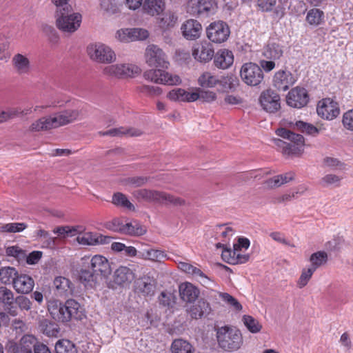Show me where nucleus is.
Instances as JSON below:
<instances>
[{
	"label": "nucleus",
	"mask_w": 353,
	"mask_h": 353,
	"mask_svg": "<svg viewBox=\"0 0 353 353\" xmlns=\"http://www.w3.org/2000/svg\"><path fill=\"white\" fill-rule=\"evenodd\" d=\"M28 225L25 223H9L0 226L1 232L17 233L23 231Z\"/></svg>",
	"instance_id": "obj_49"
},
{
	"label": "nucleus",
	"mask_w": 353,
	"mask_h": 353,
	"mask_svg": "<svg viewBox=\"0 0 353 353\" xmlns=\"http://www.w3.org/2000/svg\"><path fill=\"white\" fill-rule=\"evenodd\" d=\"M171 350L172 353H194V349L188 341L178 339L173 341Z\"/></svg>",
	"instance_id": "obj_37"
},
{
	"label": "nucleus",
	"mask_w": 353,
	"mask_h": 353,
	"mask_svg": "<svg viewBox=\"0 0 353 353\" xmlns=\"http://www.w3.org/2000/svg\"><path fill=\"white\" fill-rule=\"evenodd\" d=\"M230 33L229 26L222 21L211 23L206 29L208 38L216 43L225 41L228 39Z\"/></svg>",
	"instance_id": "obj_12"
},
{
	"label": "nucleus",
	"mask_w": 353,
	"mask_h": 353,
	"mask_svg": "<svg viewBox=\"0 0 353 353\" xmlns=\"http://www.w3.org/2000/svg\"><path fill=\"white\" fill-rule=\"evenodd\" d=\"M259 101L263 110L268 112L273 113L280 108V97L273 90L263 91L260 96Z\"/></svg>",
	"instance_id": "obj_19"
},
{
	"label": "nucleus",
	"mask_w": 353,
	"mask_h": 353,
	"mask_svg": "<svg viewBox=\"0 0 353 353\" xmlns=\"http://www.w3.org/2000/svg\"><path fill=\"white\" fill-rule=\"evenodd\" d=\"M314 272L315 270H314V268H311L310 267L307 269H303L297 281L298 287L299 288H303L305 287L307 284Z\"/></svg>",
	"instance_id": "obj_57"
},
{
	"label": "nucleus",
	"mask_w": 353,
	"mask_h": 353,
	"mask_svg": "<svg viewBox=\"0 0 353 353\" xmlns=\"http://www.w3.org/2000/svg\"><path fill=\"white\" fill-rule=\"evenodd\" d=\"M242 321L246 328L252 333H258L261 330V324L252 316L244 315Z\"/></svg>",
	"instance_id": "obj_45"
},
{
	"label": "nucleus",
	"mask_w": 353,
	"mask_h": 353,
	"mask_svg": "<svg viewBox=\"0 0 353 353\" xmlns=\"http://www.w3.org/2000/svg\"><path fill=\"white\" fill-rule=\"evenodd\" d=\"M342 123L345 129L353 131V109L343 114Z\"/></svg>",
	"instance_id": "obj_64"
},
{
	"label": "nucleus",
	"mask_w": 353,
	"mask_h": 353,
	"mask_svg": "<svg viewBox=\"0 0 353 353\" xmlns=\"http://www.w3.org/2000/svg\"><path fill=\"white\" fill-rule=\"evenodd\" d=\"M76 345L70 340L60 339L55 344L56 353H77Z\"/></svg>",
	"instance_id": "obj_41"
},
{
	"label": "nucleus",
	"mask_w": 353,
	"mask_h": 353,
	"mask_svg": "<svg viewBox=\"0 0 353 353\" xmlns=\"http://www.w3.org/2000/svg\"><path fill=\"white\" fill-rule=\"evenodd\" d=\"M6 253L7 256H13L18 260L23 259L26 256L25 251L16 245L8 247L6 250Z\"/></svg>",
	"instance_id": "obj_58"
},
{
	"label": "nucleus",
	"mask_w": 353,
	"mask_h": 353,
	"mask_svg": "<svg viewBox=\"0 0 353 353\" xmlns=\"http://www.w3.org/2000/svg\"><path fill=\"white\" fill-rule=\"evenodd\" d=\"M149 178L147 176H133L126 179V183L132 187L137 188L144 185L148 183Z\"/></svg>",
	"instance_id": "obj_63"
},
{
	"label": "nucleus",
	"mask_w": 353,
	"mask_h": 353,
	"mask_svg": "<svg viewBox=\"0 0 353 353\" xmlns=\"http://www.w3.org/2000/svg\"><path fill=\"white\" fill-rule=\"evenodd\" d=\"M183 36L188 40L199 38L202 31L201 24L195 19H188L181 26Z\"/></svg>",
	"instance_id": "obj_21"
},
{
	"label": "nucleus",
	"mask_w": 353,
	"mask_h": 353,
	"mask_svg": "<svg viewBox=\"0 0 353 353\" xmlns=\"http://www.w3.org/2000/svg\"><path fill=\"white\" fill-rule=\"evenodd\" d=\"M211 307L210 303L205 300L199 299L195 304L191 305L188 310L192 319H199L210 314Z\"/></svg>",
	"instance_id": "obj_27"
},
{
	"label": "nucleus",
	"mask_w": 353,
	"mask_h": 353,
	"mask_svg": "<svg viewBox=\"0 0 353 353\" xmlns=\"http://www.w3.org/2000/svg\"><path fill=\"white\" fill-rule=\"evenodd\" d=\"M309 101L307 91L304 88L296 87L288 94L287 103L293 108H301L306 105Z\"/></svg>",
	"instance_id": "obj_18"
},
{
	"label": "nucleus",
	"mask_w": 353,
	"mask_h": 353,
	"mask_svg": "<svg viewBox=\"0 0 353 353\" xmlns=\"http://www.w3.org/2000/svg\"><path fill=\"white\" fill-rule=\"evenodd\" d=\"M216 3L215 0H198L197 10L200 14L208 15L215 12Z\"/></svg>",
	"instance_id": "obj_40"
},
{
	"label": "nucleus",
	"mask_w": 353,
	"mask_h": 353,
	"mask_svg": "<svg viewBox=\"0 0 353 353\" xmlns=\"http://www.w3.org/2000/svg\"><path fill=\"white\" fill-rule=\"evenodd\" d=\"M216 339L219 346L225 352L237 351L243 344L241 331L236 327L227 325L216 330Z\"/></svg>",
	"instance_id": "obj_3"
},
{
	"label": "nucleus",
	"mask_w": 353,
	"mask_h": 353,
	"mask_svg": "<svg viewBox=\"0 0 353 353\" xmlns=\"http://www.w3.org/2000/svg\"><path fill=\"white\" fill-rule=\"evenodd\" d=\"M34 285L33 279L25 274H18L13 283L12 288L19 294H28Z\"/></svg>",
	"instance_id": "obj_24"
},
{
	"label": "nucleus",
	"mask_w": 353,
	"mask_h": 353,
	"mask_svg": "<svg viewBox=\"0 0 353 353\" xmlns=\"http://www.w3.org/2000/svg\"><path fill=\"white\" fill-rule=\"evenodd\" d=\"M62 312V322H68L72 319L81 320L85 316L83 307L74 299L65 301Z\"/></svg>",
	"instance_id": "obj_17"
},
{
	"label": "nucleus",
	"mask_w": 353,
	"mask_h": 353,
	"mask_svg": "<svg viewBox=\"0 0 353 353\" xmlns=\"http://www.w3.org/2000/svg\"><path fill=\"white\" fill-rule=\"evenodd\" d=\"M283 47L276 43H269L264 48L263 55L270 60L277 61L283 54Z\"/></svg>",
	"instance_id": "obj_30"
},
{
	"label": "nucleus",
	"mask_w": 353,
	"mask_h": 353,
	"mask_svg": "<svg viewBox=\"0 0 353 353\" xmlns=\"http://www.w3.org/2000/svg\"><path fill=\"white\" fill-rule=\"evenodd\" d=\"M81 261L83 264L90 268L97 276H100L106 279L112 272L108 260L102 255H94L92 258L84 256Z\"/></svg>",
	"instance_id": "obj_9"
},
{
	"label": "nucleus",
	"mask_w": 353,
	"mask_h": 353,
	"mask_svg": "<svg viewBox=\"0 0 353 353\" xmlns=\"http://www.w3.org/2000/svg\"><path fill=\"white\" fill-rule=\"evenodd\" d=\"M240 76L245 83L251 86L260 84L264 77L261 67L252 62L245 63L241 66Z\"/></svg>",
	"instance_id": "obj_10"
},
{
	"label": "nucleus",
	"mask_w": 353,
	"mask_h": 353,
	"mask_svg": "<svg viewBox=\"0 0 353 353\" xmlns=\"http://www.w3.org/2000/svg\"><path fill=\"white\" fill-rule=\"evenodd\" d=\"M220 81L210 72H203L198 79V83L203 88H214Z\"/></svg>",
	"instance_id": "obj_42"
},
{
	"label": "nucleus",
	"mask_w": 353,
	"mask_h": 353,
	"mask_svg": "<svg viewBox=\"0 0 353 353\" xmlns=\"http://www.w3.org/2000/svg\"><path fill=\"white\" fill-rule=\"evenodd\" d=\"M54 285L59 295L68 296L72 292V283L69 279L63 276H57L54 281Z\"/></svg>",
	"instance_id": "obj_32"
},
{
	"label": "nucleus",
	"mask_w": 353,
	"mask_h": 353,
	"mask_svg": "<svg viewBox=\"0 0 353 353\" xmlns=\"http://www.w3.org/2000/svg\"><path fill=\"white\" fill-rule=\"evenodd\" d=\"M316 112L321 118L332 121L340 114L339 103L331 98H325L319 101L316 108Z\"/></svg>",
	"instance_id": "obj_13"
},
{
	"label": "nucleus",
	"mask_w": 353,
	"mask_h": 353,
	"mask_svg": "<svg viewBox=\"0 0 353 353\" xmlns=\"http://www.w3.org/2000/svg\"><path fill=\"white\" fill-rule=\"evenodd\" d=\"M323 164L325 167H327L332 170L342 169L343 163L338 159L326 157L323 159Z\"/></svg>",
	"instance_id": "obj_60"
},
{
	"label": "nucleus",
	"mask_w": 353,
	"mask_h": 353,
	"mask_svg": "<svg viewBox=\"0 0 353 353\" xmlns=\"http://www.w3.org/2000/svg\"><path fill=\"white\" fill-rule=\"evenodd\" d=\"M13 292L6 287H0V303L10 306L14 302Z\"/></svg>",
	"instance_id": "obj_54"
},
{
	"label": "nucleus",
	"mask_w": 353,
	"mask_h": 353,
	"mask_svg": "<svg viewBox=\"0 0 353 353\" xmlns=\"http://www.w3.org/2000/svg\"><path fill=\"white\" fill-rule=\"evenodd\" d=\"M165 0H145L142 6L145 13L156 18L165 10Z\"/></svg>",
	"instance_id": "obj_28"
},
{
	"label": "nucleus",
	"mask_w": 353,
	"mask_h": 353,
	"mask_svg": "<svg viewBox=\"0 0 353 353\" xmlns=\"http://www.w3.org/2000/svg\"><path fill=\"white\" fill-rule=\"evenodd\" d=\"M214 54V49L212 44L207 41L196 44L192 52V55L196 60L204 63L210 61Z\"/></svg>",
	"instance_id": "obj_22"
},
{
	"label": "nucleus",
	"mask_w": 353,
	"mask_h": 353,
	"mask_svg": "<svg viewBox=\"0 0 353 353\" xmlns=\"http://www.w3.org/2000/svg\"><path fill=\"white\" fill-rule=\"evenodd\" d=\"M311 268L316 270L319 267L325 264L327 261V254L324 251H319L313 253L310 258Z\"/></svg>",
	"instance_id": "obj_44"
},
{
	"label": "nucleus",
	"mask_w": 353,
	"mask_h": 353,
	"mask_svg": "<svg viewBox=\"0 0 353 353\" xmlns=\"http://www.w3.org/2000/svg\"><path fill=\"white\" fill-rule=\"evenodd\" d=\"M276 134L283 139L289 140L287 143L279 139H273L274 144L277 146L283 154L299 155L303 151L304 138L301 134H296L286 128H279L276 131Z\"/></svg>",
	"instance_id": "obj_2"
},
{
	"label": "nucleus",
	"mask_w": 353,
	"mask_h": 353,
	"mask_svg": "<svg viewBox=\"0 0 353 353\" xmlns=\"http://www.w3.org/2000/svg\"><path fill=\"white\" fill-rule=\"evenodd\" d=\"M112 203L117 206L123 207L130 210H134V206L128 199L127 196L121 192H117L112 196Z\"/></svg>",
	"instance_id": "obj_46"
},
{
	"label": "nucleus",
	"mask_w": 353,
	"mask_h": 353,
	"mask_svg": "<svg viewBox=\"0 0 353 353\" xmlns=\"http://www.w3.org/2000/svg\"><path fill=\"white\" fill-rule=\"evenodd\" d=\"M43 32L47 35L52 43H56L59 41V35L54 27L45 24L42 26Z\"/></svg>",
	"instance_id": "obj_62"
},
{
	"label": "nucleus",
	"mask_w": 353,
	"mask_h": 353,
	"mask_svg": "<svg viewBox=\"0 0 353 353\" xmlns=\"http://www.w3.org/2000/svg\"><path fill=\"white\" fill-rule=\"evenodd\" d=\"M143 76L145 80L157 84L174 85L181 83V78L178 75L170 73L161 68L147 70L143 72Z\"/></svg>",
	"instance_id": "obj_6"
},
{
	"label": "nucleus",
	"mask_w": 353,
	"mask_h": 353,
	"mask_svg": "<svg viewBox=\"0 0 353 353\" xmlns=\"http://www.w3.org/2000/svg\"><path fill=\"white\" fill-rule=\"evenodd\" d=\"M181 298L186 302H193L199 296V290L190 283H182L179 286Z\"/></svg>",
	"instance_id": "obj_29"
},
{
	"label": "nucleus",
	"mask_w": 353,
	"mask_h": 353,
	"mask_svg": "<svg viewBox=\"0 0 353 353\" xmlns=\"http://www.w3.org/2000/svg\"><path fill=\"white\" fill-rule=\"evenodd\" d=\"M146 232V230L139 222L133 221L125 223L121 234L131 236H141Z\"/></svg>",
	"instance_id": "obj_38"
},
{
	"label": "nucleus",
	"mask_w": 353,
	"mask_h": 353,
	"mask_svg": "<svg viewBox=\"0 0 353 353\" xmlns=\"http://www.w3.org/2000/svg\"><path fill=\"white\" fill-rule=\"evenodd\" d=\"M101 9L108 15L114 14L119 12V8L115 0H102Z\"/></svg>",
	"instance_id": "obj_52"
},
{
	"label": "nucleus",
	"mask_w": 353,
	"mask_h": 353,
	"mask_svg": "<svg viewBox=\"0 0 353 353\" xmlns=\"http://www.w3.org/2000/svg\"><path fill=\"white\" fill-rule=\"evenodd\" d=\"M324 18L323 11L317 8L311 9L307 14L306 21L312 26H318L321 24Z\"/></svg>",
	"instance_id": "obj_47"
},
{
	"label": "nucleus",
	"mask_w": 353,
	"mask_h": 353,
	"mask_svg": "<svg viewBox=\"0 0 353 353\" xmlns=\"http://www.w3.org/2000/svg\"><path fill=\"white\" fill-rule=\"evenodd\" d=\"M221 257L226 263L236 265L247 262L250 256L248 254H241L237 252L236 248H233V250L224 248L221 253Z\"/></svg>",
	"instance_id": "obj_26"
},
{
	"label": "nucleus",
	"mask_w": 353,
	"mask_h": 353,
	"mask_svg": "<svg viewBox=\"0 0 353 353\" xmlns=\"http://www.w3.org/2000/svg\"><path fill=\"white\" fill-rule=\"evenodd\" d=\"M139 257L157 262H161L168 259L163 251L155 249H148L141 252L139 254Z\"/></svg>",
	"instance_id": "obj_36"
},
{
	"label": "nucleus",
	"mask_w": 353,
	"mask_h": 353,
	"mask_svg": "<svg viewBox=\"0 0 353 353\" xmlns=\"http://www.w3.org/2000/svg\"><path fill=\"white\" fill-rule=\"evenodd\" d=\"M132 194L138 201L174 205H182L185 203V201L179 197L153 190L139 189L134 190Z\"/></svg>",
	"instance_id": "obj_4"
},
{
	"label": "nucleus",
	"mask_w": 353,
	"mask_h": 353,
	"mask_svg": "<svg viewBox=\"0 0 353 353\" xmlns=\"http://www.w3.org/2000/svg\"><path fill=\"white\" fill-rule=\"evenodd\" d=\"M77 241L82 245H97V234L92 232H85L79 234Z\"/></svg>",
	"instance_id": "obj_50"
},
{
	"label": "nucleus",
	"mask_w": 353,
	"mask_h": 353,
	"mask_svg": "<svg viewBox=\"0 0 353 353\" xmlns=\"http://www.w3.org/2000/svg\"><path fill=\"white\" fill-rule=\"evenodd\" d=\"M342 177L334 174H327L323 176L319 181V185L323 188L339 187Z\"/></svg>",
	"instance_id": "obj_43"
},
{
	"label": "nucleus",
	"mask_w": 353,
	"mask_h": 353,
	"mask_svg": "<svg viewBox=\"0 0 353 353\" xmlns=\"http://www.w3.org/2000/svg\"><path fill=\"white\" fill-rule=\"evenodd\" d=\"M141 72V69L130 63L113 64L105 66L103 70L104 75L118 79L134 77Z\"/></svg>",
	"instance_id": "obj_8"
},
{
	"label": "nucleus",
	"mask_w": 353,
	"mask_h": 353,
	"mask_svg": "<svg viewBox=\"0 0 353 353\" xmlns=\"http://www.w3.org/2000/svg\"><path fill=\"white\" fill-rule=\"evenodd\" d=\"M178 266L183 272L200 278L201 279V281L203 282V284H208L210 282V279L200 269L194 267L192 265L185 262H180Z\"/></svg>",
	"instance_id": "obj_31"
},
{
	"label": "nucleus",
	"mask_w": 353,
	"mask_h": 353,
	"mask_svg": "<svg viewBox=\"0 0 353 353\" xmlns=\"http://www.w3.org/2000/svg\"><path fill=\"white\" fill-rule=\"evenodd\" d=\"M34 342L36 337L32 334H26L18 342L10 341L6 348L10 353H32Z\"/></svg>",
	"instance_id": "obj_15"
},
{
	"label": "nucleus",
	"mask_w": 353,
	"mask_h": 353,
	"mask_svg": "<svg viewBox=\"0 0 353 353\" xmlns=\"http://www.w3.org/2000/svg\"><path fill=\"white\" fill-rule=\"evenodd\" d=\"M19 272L13 267L6 266L0 268V281L5 285H13Z\"/></svg>",
	"instance_id": "obj_34"
},
{
	"label": "nucleus",
	"mask_w": 353,
	"mask_h": 353,
	"mask_svg": "<svg viewBox=\"0 0 353 353\" xmlns=\"http://www.w3.org/2000/svg\"><path fill=\"white\" fill-rule=\"evenodd\" d=\"M219 297L227 305H228L230 307H232L234 310L236 311H240L242 310V305H241V303L238 301L237 299H236L230 294L226 292H220Z\"/></svg>",
	"instance_id": "obj_53"
},
{
	"label": "nucleus",
	"mask_w": 353,
	"mask_h": 353,
	"mask_svg": "<svg viewBox=\"0 0 353 353\" xmlns=\"http://www.w3.org/2000/svg\"><path fill=\"white\" fill-rule=\"evenodd\" d=\"M113 277L116 284L128 286L135 279V274L130 268L121 265L114 271Z\"/></svg>",
	"instance_id": "obj_23"
},
{
	"label": "nucleus",
	"mask_w": 353,
	"mask_h": 353,
	"mask_svg": "<svg viewBox=\"0 0 353 353\" xmlns=\"http://www.w3.org/2000/svg\"><path fill=\"white\" fill-rule=\"evenodd\" d=\"M81 228V227H79V226H77V227L61 226V227H58V228H55L53 230V232L55 234H57L58 235H60V236H65L66 235L68 236H73L77 233L81 232V230H80Z\"/></svg>",
	"instance_id": "obj_55"
},
{
	"label": "nucleus",
	"mask_w": 353,
	"mask_h": 353,
	"mask_svg": "<svg viewBox=\"0 0 353 353\" xmlns=\"http://www.w3.org/2000/svg\"><path fill=\"white\" fill-rule=\"evenodd\" d=\"M145 57L147 64L150 67L168 69L170 65L167 55L156 45L152 44L147 47Z\"/></svg>",
	"instance_id": "obj_11"
},
{
	"label": "nucleus",
	"mask_w": 353,
	"mask_h": 353,
	"mask_svg": "<svg viewBox=\"0 0 353 353\" xmlns=\"http://www.w3.org/2000/svg\"><path fill=\"white\" fill-rule=\"evenodd\" d=\"M297 81L296 77L285 70L277 71L273 77V85L279 91H286Z\"/></svg>",
	"instance_id": "obj_16"
},
{
	"label": "nucleus",
	"mask_w": 353,
	"mask_h": 353,
	"mask_svg": "<svg viewBox=\"0 0 353 353\" xmlns=\"http://www.w3.org/2000/svg\"><path fill=\"white\" fill-rule=\"evenodd\" d=\"M97 276L90 268H88L87 265L83 264V268L79 272V280L81 282L85 284L95 283L97 281Z\"/></svg>",
	"instance_id": "obj_48"
},
{
	"label": "nucleus",
	"mask_w": 353,
	"mask_h": 353,
	"mask_svg": "<svg viewBox=\"0 0 353 353\" xmlns=\"http://www.w3.org/2000/svg\"><path fill=\"white\" fill-rule=\"evenodd\" d=\"M89 57L101 63H111L116 61V54L108 46L102 43L90 44L87 48Z\"/></svg>",
	"instance_id": "obj_7"
},
{
	"label": "nucleus",
	"mask_w": 353,
	"mask_h": 353,
	"mask_svg": "<svg viewBox=\"0 0 353 353\" xmlns=\"http://www.w3.org/2000/svg\"><path fill=\"white\" fill-rule=\"evenodd\" d=\"M157 24L163 32L170 31L179 24V15L174 9H165L157 18Z\"/></svg>",
	"instance_id": "obj_14"
},
{
	"label": "nucleus",
	"mask_w": 353,
	"mask_h": 353,
	"mask_svg": "<svg viewBox=\"0 0 353 353\" xmlns=\"http://www.w3.org/2000/svg\"><path fill=\"white\" fill-rule=\"evenodd\" d=\"M296 127L301 132L306 133L310 135L315 136L319 133V130L315 126L301 121L296 122Z\"/></svg>",
	"instance_id": "obj_56"
},
{
	"label": "nucleus",
	"mask_w": 353,
	"mask_h": 353,
	"mask_svg": "<svg viewBox=\"0 0 353 353\" xmlns=\"http://www.w3.org/2000/svg\"><path fill=\"white\" fill-rule=\"evenodd\" d=\"M48 311L52 317L58 321H62V314L63 312V304L58 301H54L48 305Z\"/></svg>",
	"instance_id": "obj_51"
},
{
	"label": "nucleus",
	"mask_w": 353,
	"mask_h": 353,
	"mask_svg": "<svg viewBox=\"0 0 353 353\" xmlns=\"http://www.w3.org/2000/svg\"><path fill=\"white\" fill-rule=\"evenodd\" d=\"M199 99H201L204 102L212 103L216 99L215 92L210 90L197 89Z\"/></svg>",
	"instance_id": "obj_61"
},
{
	"label": "nucleus",
	"mask_w": 353,
	"mask_h": 353,
	"mask_svg": "<svg viewBox=\"0 0 353 353\" xmlns=\"http://www.w3.org/2000/svg\"><path fill=\"white\" fill-rule=\"evenodd\" d=\"M233 61V53L229 50H219L214 55V64L219 69L225 70L228 68L232 65Z\"/></svg>",
	"instance_id": "obj_25"
},
{
	"label": "nucleus",
	"mask_w": 353,
	"mask_h": 353,
	"mask_svg": "<svg viewBox=\"0 0 353 353\" xmlns=\"http://www.w3.org/2000/svg\"><path fill=\"white\" fill-rule=\"evenodd\" d=\"M139 91L142 94L149 96H159L162 93V90L157 86L143 85L139 87Z\"/></svg>",
	"instance_id": "obj_59"
},
{
	"label": "nucleus",
	"mask_w": 353,
	"mask_h": 353,
	"mask_svg": "<svg viewBox=\"0 0 353 353\" xmlns=\"http://www.w3.org/2000/svg\"><path fill=\"white\" fill-rule=\"evenodd\" d=\"M136 288L138 292L145 296H152L154 293L155 285L150 278H143L137 281Z\"/></svg>",
	"instance_id": "obj_39"
},
{
	"label": "nucleus",
	"mask_w": 353,
	"mask_h": 353,
	"mask_svg": "<svg viewBox=\"0 0 353 353\" xmlns=\"http://www.w3.org/2000/svg\"><path fill=\"white\" fill-rule=\"evenodd\" d=\"M12 68L18 75L28 74L31 71V63L29 58L21 53L14 54L11 59Z\"/></svg>",
	"instance_id": "obj_20"
},
{
	"label": "nucleus",
	"mask_w": 353,
	"mask_h": 353,
	"mask_svg": "<svg viewBox=\"0 0 353 353\" xmlns=\"http://www.w3.org/2000/svg\"><path fill=\"white\" fill-rule=\"evenodd\" d=\"M102 136L120 137L122 135H128L130 137H138L141 134L139 130L134 128L125 129L123 127L112 128L105 132H100Z\"/></svg>",
	"instance_id": "obj_33"
},
{
	"label": "nucleus",
	"mask_w": 353,
	"mask_h": 353,
	"mask_svg": "<svg viewBox=\"0 0 353 353\" xmlns=\"http://www.w3.org/2000/svg\"><path fill=\"white\" fill-rule=\"evenodd\" d=\"M82 20L81 14L74 12L72 6L59 8L56 12V26L59 30L73 33L78 30Z\"/></svg>",
	"instance_id": "obj_5"
},
{
	"label": "nucleus",
	"mask_w": 353,
	"mask_h": 353,
	"mask_svg": "<svg viewBox=\"0 0 353 353\" xmlns=\"http://www.w3.org/2000/svg\"><path fill=\"white\" fill-rule=\"evenodd\" d=\"M294 174L288 172L283 174H279L265 181V185L270 188H278L281 185L288 183L294 179Z\"/></svg>",
	"instance_id": "obj_35"
},
{
	"label": "nucleus",
	"mask_w": 353,
	"mask_h": 353,
	"mask_svg": "<svg viewBox=\"0 0 353 353\" xmlns=\"http://www.w3.org/2000/svg\"><path fill=\"white\" fill-rule=\"evenodd\" d=\"M80 117V111L74 109H68L53 114L49 117H42L30 127L31 131L38 132L57 128L77 120Z\"/></svg>",
	"instance_id": "obj_1"
}]
</instances>
